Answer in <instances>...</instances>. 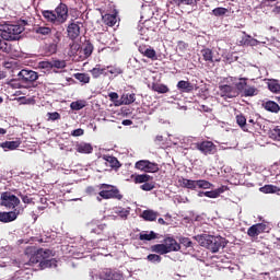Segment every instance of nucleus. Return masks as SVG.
I'll use <instances>...</instances> for the list:
<instances>
[{
	"mask_svg": "<svg viewBox=\"0 0 280 280\" xmlns=\"http://www.w3.org/2000/svg\"><path fill=\"white\" fill-rule=\"evenodd\" d=\"M122 126H132V120H130V119H125V120H122Z\"/></svg>",
	"mask_w": 280,
	"mask_h": 280,
	"instance_id": "60",
	"label": "nucleus"
},
{
	"mask_svg": "<svg viewBox=\"0 0 280 280\" xmlns=\"http://www.w3.org/2000/svg\"><path fill=\"white\" fill-rule=\"evenodd\" d=\"M178 91H182V93H191L194 91V85L189 81H178L177 83Z\"/></svg>",
	"mask_w": 280,
	"mask_h": 280,
	"instance_id": "26",
	"label": "nucleus"
},
{
	"mask_svg": "<svg viewBox=\"0 0 280 280\" xmlns=\"http://www.w3.org/2000/svg\"><path fill=\"white\" fill-rule=\"evenodd\" d=\"M201 55L206 62H213V50L211 48H203Z\"/></svg>",
	"mask_w": 280,
	"mask_h": 280,
	"instance_id": "36",
	"label": "nucleus"
},
{
	"mask_svg": "<svg viewBox=\"0 0 280 280\" xmlns=\"http://www.w3.org/2000/svg\"><path fill=\"white\" fill-rule=\"evenodd\" d=\"M81 25H82L81 22H71L68 25L67 32H68V38H70V40H75L80 37Z\"/></svg>",
	"mask_w": 280,
	"mask_h": 280,
	"instance_id": "14",
	"label": "nucleus"
},
{
	"mask_svg": "<svg viewBox=\"0 0 280 280\" xmlns=\"http://www.w3.org/2000/svg\"><path fill=\"white\" fill-rule=\"evenodd\" d=\"M42 14L49 23H67L69 19V7L65 3H59L55 11L46 10Z\"/></svg>",
	"mask_w": 280,
	"mask_h": 280,
	"instance_id": "4",
	"label": "nucleus"
},
{
	"mask_svg": "<svg viewBox=\"0 0 280 280\" xmlns=\"http://www.w3.org/2000/svg\"><path fill=\"white\" fill-rule=\"evenodd\" d=\"M75 150L79 152V154H92L93 145H91V143L81 142L75 145Z\"/></svg>",
	"mask_w": 280,
	"mask_h": 280,
	"instance_id": "19",
	"label": "nucleus"
},
{
	"mask_svg": "<svg viewBox=\"0 0 280 280\" xmlns=\"http://www.w3.org/2000/svg\"><path fill=\"white\" fill-rule=\"evenodd\" d=\"M56 51H58V45L57 44H46L44 46V54L46 56H54V54H56Z\"/></svg>",
	"mask_w": 280,
	"mask_h": 280,
	"instance_id": "33",
	"label": "nucleus"
},
{
	"mask_svg": "<svg viewBox=\"0 0 280 280\" xmlns=\"http://www.w3.org/2000/svg\"><path fill=\"white\" fill-rule=\"evenodd\" d=\"M259 128V122H253V125L247 124L246 132H250L252 135H254V132H257Z\"/></svg>",
	"mask_w": 280,
	"mask_h": 280,
	"instance_id": "48",
	"label": "nucleus"
},
{
	"mask_svg": "<svg viewBox=\"0 0 280 280\" xmlns=\"http://www.w3.org/2000/svg\"><path fill=\"white\" fill-rule=\"evenodd\" d=\"M163 244L167 253H178L180 250V244L174 237H165Z\"/></svg>",
	"mask_w": 280,
	"mask_h": 280,
	"instance_id": "15",
	"label": "nucleus"
},
{
	"mask_svg": "<svg viewBox=\"0 0 280 280\" xmlns=\"http://www.w3.org/2000/svg\"><path fill=\"white\" fill-rule=\"evenodd\" d=\"M136 170H140V172H145L147 174H156L159 172V165L154 162H150L148 160H140L135 165Z\"/></svg>",
	"mask_w": 280,
	"mask_h": 280,
	"instance_id": "10",
	"label": "nucleus"
},
{
	"mask_svg": "<svg viewBox=\"0 0 280 280\" xmlns=\"http://www.w3.org/2000/svg\"><path fill=\"white\" fill-rule=\"evenodd\" d=\"M103 21L105 25H108V27H114V25L117 23V15L107 13L103 15Z\"/></svg>",
	"mask_w": 280,
	"mask_h": 280,
	"instance_id": "31",
	"label": "nucleus"
},
{
	"mask_svg": "<svg viewBox=\"0 0 280 280\" xmlns=\"http://www.w3.org/2000/svg\"><path fill=\"white\" fill-rule=\"evenodd\" d=\"M39 65L42 69H52V61H42Z\"/></svg>",
	"mask_w": 280,
	"mask_h": 280,
	"instance_id": "58",
	"label": "nucleus"
},
{
	"mask_svg": "<svg viewBox=\"0 0 280 280\" xmlns=\"http://www.w3.org/2000/svg\"><path fill=\"white\" fill-rule=\"evenodd\" d=\"M206 194H207V191H199V192H198V197H199V198H202V196H207Z\"/></svg>",
	"mask_w": 280,
	"mask_h": 280,
	"instance_id": "62",
	"label": "nucleus"
},
{
	"mask_svg": "<svg viewBox=\"0 0 280 280\" xmlns=\"http://www.w3.org/2000/svg\"><path fill=\"white\" fill-rule=\"evenodd\" d=\"M103 161H105L106 165L112 167V170H119V167H121L119 160L113 155H103Z\"/></svg>",
	"mask_w": 280,
	"mask_h": 280,
	"instance_id": "18",
	"label": "nucleus"
},
{
	"mask_svg": "<svg viewBox=\"0 0 280 280\" xmlns=\"http://www.w3.org/2000/svg\"><path fill=\"white\" fill-rule=\"evenodd\" d=\"M131 179L136 185H141L142 183H150L152 180V176L148 174H140V175H131Z\"/></svg>",
	"mask_w": 280,
	"mask_h": 280,
	"instance_id": "22",
	"label": "nucleus"
},
{
	"mask_svg": "<svg viewBox=\"0 0 280 280\" xmlns=\"http://www.w3.org/2000/svg\"><path fill=\"white\" fill-rule=\"evenodd\" d=\"M262 108H265V110H268V113H279L280 110L279 104L275 101L264 102Z\"/></svg>",
	"mask_w": 280,
	"mask_h": 280,
	"instance_id": "21",
	"label": "nucleus"
},
{
	"mask_svg": "<svg viewBox=\"0 0 280 280\" xmlns=\"http://www.w3.org/2000/svg\"><path fill=\"white\" fill-rule=\"evenodd\" d=\"M18 78L20 82H23V84H34V82L38 80V72L28 69H22L18 73Z\"/></svg>",
	"mask_w": 280,
	"mask_h": 280,
	"instance_id": "9",
	"label": "nucleus"
},
{
	"mask_svg": "<svg viewBox=\"0 0 280 280\" xmlns=\"http://www.w3.org/2000/svg\"><path fill=\"white\" fill-rule=\"evenodd\" d=\"M232 83H220L219 85V95L225 100H233L237 97L246 89V78H242L236 82H233V78H230Z\"/></svg>",
	"mask_w": 280,
	"mask_h": 280,
	"instance_id": "1",
	"label": "nucleus"
},
{
	"mask_svg": "<svg viewBox=\"0 0 280 280\" xmlns=\"http://www.w3.org/2000/svg\"><path fill=\"white\" fill-rule=\"evenodd\" d=\"M195 148L196 150L201 152V154H205V156H209L218 152V147L215 145V143L209 140L195 143Z\"/></svg>",
	"mask_w": 280,
	"mask_h": 280,
	"instance_id": "8",
	"label": "nucleus"
},
{
	"mask_svg": "<svg viewBox=\"0 0 280 280\" xmlns=\"http://www.w3.org/2000/svg\"><path fill=\"white\" fill-rule=\"evenodd\" d=\"M100 189H103L98 192L103 200H121L124 195L119 194V188L108 184H101Z\"/></svg>",
	"mask_w": 280,
	"mask_h": 280,
	"instance_id": "6",
	"label": "nucleus"
},
{
	"mask_svg": "<svg viewBox=\"0 0 280 280\" xmlns=\"http://www.w3.org/2000/svg\"><path fill=\"white\" fill-rule=\"evenodd\" d=\"M255 95H259V89H257L254 85H247L246 96L247 97H254Z\"/></svg>",
	"mask_w": 280,
	"mask_h": 280,
	"instance_id": "41",
	"label": "nucleus"
},
{
	"mask_svg": "<svg viewBox=\"0 0 280 280\" xmlns=\"http://www.w3.org/2000/svg\"><path fill=\"white\" fill-rule=\"evenodd\" d=\"M25 25H27V21L25 20H22L15 24L1 25V38L3 40H19V38H21V34L25 32Z\"/></svg>",
	"mask_w": 280,
	"mask_h": 280,
	"instance_id": "2",
	"label": "nucleus"
},
{
	"mask_svg": "<svg viewBox=\"0 0 280 280\" xmlns=\"http://www.w3.org/2000/svg\"><path fill=\"white\" fill-rule=\"evenodd\" d=\"M8 132V130H5L4 128H0V135H5Z\"/></svg>",
	"mask_w": 280,
	"mask_h": 280,
	"instance_id": "64",
	"label": "nucleus"
},
{
	"mask_svg": "<svg viewBox=\"0 0 280 280\" xmlns=\"http://www.w3.org/2000/svg\"><path fill=\"white\" fill-rule=\"evenodd\" d=\"M86 106L82 101H75L70 104L71 110H82Z\"/></svg>",
	"mask_w": 280,
	"mask_h": 280,
	"instance_id": "45",
	"label": "nucleus"
},
{
	"mask_svg": "<svg viewBox=\"0 0 280 280\" xmlns=\"http://www.w3.org/2000/svg\"><path fill=\"white\" fill-rule=\"evenodd\" d=\"M148 261H151V264H161L162 258L161 256L156 255V254H150L147 257Z\"/></svg>",
	"mask_w": 280,
	"mask_h": 280,
	"instance_id": "49",
	"label": "nucleus"
},
{
	"mask_svg": "<svg viewBox=\"0 0 280 280\" xmlns=\"http://www.w3.org/2000/svg\"><path fill=\"white\" fill-rule=\"evenodd\" d=\"M268 89L271 93H280V83L277 80H272L268 83Z\"/></svg>",
	"mask_w": 280,
	"mask_h": 280,
	"instance_id": "40",
	"label": "nucleus"
},
{
	"mask_svg": "<svg viewBox=\"0 0 280 280\" xmlns=\"http://www.w3.org/2000/svg\"><path fill=\"white\" fill-rule=\"evenodd\" d=\"M47 121H58L60 119V113L54 112V113H47Z\"/></svg>",
	"mask_w": 280,
	"mask_h": 280,
	"instance_id": "52",
	"label": "nucleus"
},
{
	"mask_svg": "<svg viewBox=\"0 0 280 280\" xmlns=\"http://www.w3.org/2000/svg\"><path fill=\"white\" fill-rule=\"evenodd\" d=\"M100 279L101 280H124V275L113 269H104L100 273Z\"/></svg>",
	"mask_w": 280,
	"mask_h": 280,
	"instance_id": "12",
	"label": "nucleus"
},
{
	"mask_svg": "<svg viewBox=\"0 0 280 280\" xmlns=\"http://www.w3.org/2000/svg\"><path fill=\"white\" fill-rule=\"evenodd\" d=\"M236 124L246 132V117L244 115L236 116Z\"/></svg>",
	"mask_w": 280,
	"mask_h": 280,
	"instance_id": "44",
	"label": "nucleus"
},
{
	"mask_svg": "<svg viewBox=\"0 0 280 280\" xmlns=\"http://www.w3.org/2000/svg\"><path fill=\"white\" fill-rule=\"evenodd\" d=\"M198 1L200 0H168V3L170 5L180 8L182 5H198Z\"/></svg>",
	"mask_w": 280,
	"mask_h": 280,
	"instance_id": "20",
	"label": "nucleus"
},
{
	"mask_svg": "<svg viewBox=\"0 0 280 280\" xmlns=\"http://www.w3.org/2000/svg\"><path fill=\"white\" fill-rule=\"evenodd\" d=\"M21 145V141H5L0 144L3 150H16Z\"/></svg>",
	"mask_w": 280,
	"mask_h": 280,
	"instance_id": "32",
	"label": "nucleus"
},
{
	"mask_svg": "<svg viewBox=\"0 0 280 280\" xmlns=\"http://www.w3.org/2000/svg\"><path fill=\"white\" fill-rule=\"evenodd\" d=\"M21 198H22V201L24 202V205H32V198H30V196L22 195Z\"/></svg>",
	"mask_w": 280,
	"mask_h": 280,
	"instance_id": "59",
	"label": "nucleus"
},
{
	"mask_svg": "<svg viewBox=\"0 0 280 280\" xmlns=\"http://www.w3.org/2000/svg\"><path fill=\"white\" fill-rule=\"evenodd\" d=\"M108 97L115 104V106H117V102H119V94H117V92H110Z\"/></svg>",
	"mask_w": 280,
	"mask_h": 280,
	"instance_id": "54",
	"label": "nucleus"
},
{
	"mask_svg": "<svg viewBox=\"0 0 280 280\" xmlns=\"http://www.w3.org/2000/svg\"><path fill=\"white\" fill-rule=\"evenodd\" d=\"M0 202L2 207L7 209H16L21 205V199L10 191H4L0 196Z\"/></svg>",
	"mask_w": 280,
	"mask_h": 280,
	"instance_id": "7",
	"label": "nucleus"
},
{
	"mask_svg": "<svg viewBox=\"0 0 280 280\" xmlns=\"http://www.w3.org/2000/svg\"><path fill=\"white\" fill-rule=\"evenodd\" d=\"M141 218H143L145 222H156V218H159V212L154 210H144L141 214Z\"/></svg>",
	"mask_w": 280,
	"mask_h": 280,
	"instance_id": "23",
	"label": "nucleus"
},
{
	"mask_svg": "<svg viewBox=\"0 0 280 280\" xmlns=\"http://www.w3.org/2000/svg\"><path fill=\"white\" fill-rule=\"evenodd\" d=\"M259 191H261V194H278V191H280V188L272 184H268V185L260 187Z\"/></svg>",
	"mask_w": 280,
	"mask_h": 280,
	"instance_id": "28",
	"label": "nucleus"
},
{
	"mask_svg": "<svg viewBox=\"0 0 280 280\" xmlns=\"http://www.w3.org/2000/svg\"><path fill=\"white\" fill-rule=\"evenodd\" d=\"M36 34H40L42 36H49L51 34V28L47 26H39L36 28Z\"/></svg>",
	"mask_w": 280,
	"mask_h": 280,
	"instance_id": "43",
	"label": "nucleus"
},
{
	"mask_svg": "<svg viewBox=\"0 0 280 280\" xmlns=\"http://www.w3.org/2000/svg\"><path fill=\"white\" fill-rule=\"evenodd\" d=\"M194 240L198 242L203 248L211 250V253H219L221 248H224V238L221 236H213L209 234H200L194 236Z\"/></svg>",
	"mask_w": 280,
	"mask_h": 280,
	"instance_id": "3",
	"label": "nucleus"
},
{
	"mask_svg": "<svg viewBox=\"0 0 280 280\" xmlns=\"http://www.w3.org/2000/svg\"><path fill=\"white\" fill-rule=\"evenodd\" d=\"M23 213V209H14L13 211L9 212H0V222L3 224H8L9 222H14Z\"/></svg>",
	"mask_w": 280,
	"mask_h": 280,
	"instance_id": "11",
	"label": "nucleus"
},
{
	"mask_svg": "<svg viewBox=\"0 0 280 280\" xmlns=\"http://www.w3.org/2000/svg\"><path fill=\"white\" fill-rule=\"evenodd\" d=\"M90 73L94 80L102 78V75H107L106 68H102V65H96L92 70H90Z\"/></svg>",
	"mask_w": 280,
	"mask_h": 280,
	"instance_id": "24",
	"label": "nucleus"
},
{
	"mask_svg": "<svg viewBox=\"0 0 280 280\" xmlns=\"http://www.w3.org/2000/svg\"><path fill=\"white\" fill-rule=\"evenodd\" d=\"M178 183L180 187H184V189H191L192 191H195L196 189V180L194 179H187L185 177H182L178 179Z\"/></svg>",
	"mask_w": 280,
	"mask_h": 280,
	"instance_id": "25",
	"label": "nucleus"
},
{
	"mask_svg": "<svg viewBox=\"0 0 280 280\" xmlns=\"http://www.w3.org/2000/svg\"><path fill=\"white\" fill-rule=\"evenodd\" d=\"M138 50L144 56L145 58H150L151 60H156V50L152 47H148L145 45L139 46Z\"/></svg>",
	"mask_w": 280,
	"mask_h": 280,
	"instance_id": "17",
	"label": "nucleus"
},
{
	"mask_svg": "<svg viewBox=\"0 0 280 280\" xmlns=\"http://www.w3.org/2000/svg\"><path fill=\"white\" fill-rule=\"evenodd\" d=\"M0 51H8V43L3 40V37L0 35Z\"/></svg>",
	"mask_w": 280,
	"mask_h": 280,
	"instance_id": "56",
	"label": "nucleus"
},
{
	"mask_svg": "<svg viewBox=\"0 0 280 280\" xmlns=\"http://www.w3.org/2000/svg\"><path fill=\"white\" fill-rule=\"evenodd\" d=\"M115 213L121 218V220H128V215H130V211L125 208H116Z\"/></svg>",
	"mask_w": 280,
	"mask_h": 280,
	"instance_id": "39",
	"label": "nucleus"
},
{
	"mask_svg": "<svg viewBox=\"0 0 280 280\" xmlns=\"http://www.w3.org/2000/svg\"><path fill=\"white\" fill-rule=\"evenodd\" d=\"M30 264H39L40 268H49L51 266V249H37L31 257Z\"/></svg>",
	"mask_w": 280,
	"mask_h": 280,
	"instance_id": "5",
	"label": "nucleus"
},
{
	"mask_svg": "<svg viewBox=\"0 0 280 280\" xmlns=\"http://www.w3.org/2000/svg\"><path fill=\"white\" fill-rule=\"evenodd\" d=\"M72 137H82V135H84V129L82 128H79V129H74L72 132H71Z\"/></svg>",
	"mask_w": 280,
	"mask_h": 280,
	"instance_id": "57",
	"label": "nucleus"
},
{
	"mask_svg": "<svg viewBox=\"0 0 280 280\" xmlns=\"http://www.w3.org/2000/svg\"><path fill=\"white\" fill-rule=\"evenodd\" d=\"M273 12H276V14H279V13H280V7H276V8L273 9Z\"/></svg>",
	"mask_w": 280,
	"mask_h": 280,
	"instance_id": "63",
	"label": "nucleus"
},
{
	"mask_svg": "<svg viewBox=\"0 0 280 280\" xmlns=\"http://www.w3.org/2000/svg\"><path fill=\"white\" fill-rule=\"evenodd\" d=\"M228 12H229V9L226 8H215L212 10L213 16H225Z\"/></svg>",
	"mask_w": 280,
	"mask_h": 280,
	"instance_id": "46",
	"label": "nucleus"
},
{
	"mask_svg": "<svg viewBox=\"0 0 280 280\" xmlns=\"http://www.w3.org/2000/svg\"><path fill=\"white\" fill-rule=\"evenodd\" d=\"M158 235L154 231H151L149 234L148 233H140L139 240L141 242H152V240H156Z\"/></svg>",
	"mask_w": 280,
	"mask_h": 280,
	"instance_id": "35",
	"label": "nucleus"
},
{
	"mask_svg": "<svg viewBox=\"0 0 280 280\" xmlns=\"http://www.w3.org/2000/svg\"><path fill=\"white\" fill-rule=\"evenodd\" d=\"M67 67V61L65 60H54L52 61V69H65Z\"/></svg>",
	"mask_w": 280,
	"mask_h": 280,
	"instance_id": "50",
	"label": "nucleus"
},
{
	"mask_svg": "<svg viewBox=\"0 0 280 280\" xmlns=\"http://www.w3.org/2000/svg\"><path fill=\"white\" fill-rule=\"evenodd\" d=\"M180 244L183 246H185L186 248H191V246H194V243L191 242V240L189 237H182L179 240Z\"/></svg>",
	"mask_w": 280,
	"mask_h": 280,
	"instance_id": "53",
	"label": "nucleus"
},
{
	"mask_svg": "<svg viewBox=\"0 0 280 280\" xmlns=\"http://www.w3.org/2000/svg\"><path fill=\"white\" fill-rule=\"evenodd\" d=\"M213 184L206 179H197L196 180V189H211Z\"/></svg>",
	"mask_w": 280,
	"mask_h": 280,
	"instance_id": "34",
	"label": "nucleus"
},
{
	"mask_svg": "<svg viewBox=\"0 0 280 280\" xmlns=\"http://www.w3.org/2000/svg\"><path fill=\"white\" fill-rule=\"evenodd\" d=\"M107 69L108 73H110V75H114V78H117V75H121V73H124V69L118 66H107Z\"/></svg>",
	"mask_w": 280,
	"mask_h": 280,
	"instance_id": "38",
	"label": "nucleus"
},
{
	"mask_svg": "<svg viewBox=\"0 0 280 280\" xmlns=\"http://www.w3.org/2000/svg\"><path fill=\"white\" fill-rule=\"evenodd\" d=\"M151 89L155 93H161V94L170 93V88H167V85L163 83H152Z\"/></svg>",
	"mask_w": 280,
	"mask_h": 280,
	"instance_id": "29",
	"label": "nucleus"
},
{
	"mask_svg": "<svg viewBox=\"0 0 280 280\" xmlns=\"http://www.w3.org/2000/svg\"><path fill=\"white\" fill-rule=\"evenodd\" d=\"M261 233H268V225L265 223L254 224L247 230V235L249 237H257L258 235H261Z\"/></svg>",
	"mask_w": 280,
	"mask_h": 280,
	"instance_id": "13",
	"label": "nucleus"
},
{
	"mask_svg": "<svg viewBox=\"0 0 280 280\" xmlns=\"http://www.w3.org/2000/svg\"><path fill=\"white\" fill-rule=\"evenodd\" d=\"M93 44H91V42H88L84 47H83V54L85 56V58H89L92 54H93Z\"/></svg>",
	"mask_w": 280,
	"mask_h": 280,
	"instance_id": "42",
	"label": "nucleus"
},
{
	"mask_svg": "<svg viewBox=\"0 0 280 280\" xmlns=\"http://www.w3.org/2000/svg\"><path fill=\"white\" fill-rule=\"evenodd\" d=\"M229 187L221 186L214 190L206 191V198H220L221 194H224Z\"/></svg>",
	"mask_w": 280,
	"mask_h": 280,
	"instance_id": "27",
	"label": "nucleus"
},
{
	"mask_svg": "<svg viewBox=\"0 0 280 280\" xmlns=\"http://www.w3.org/2000/svg\"><path fill=\"white\" fill-rule=\"evenodd\" d=\"M106 229V224H97L95 228L91 229V233H95L96 235H102V232Z\"/></svg>",
	"mask_w": 280,
	"mask_h": 280,
	"instance_id": "51",
	"label": "nucleus"
},
{
	"mask_svg": "<svg viewBox=\"0 0 280 280\" xmlns=\"http://www.w3.org/2000/svg\"><path fill=\"white\" fill-rule=\"evenodd\" d=\"M271 139H277L280 141V128L276 127L271 130Z\"/></svg>",
	"mask_w": 280,
	"mask_h": 280,
	"instance_id": "55",
	"label": "nucleus"
},
{
	"mask_svg": "<svg viewBox=\"0 0 280 280\" xmlns=\"http://www.w3.org/2000/svg\"><path fill=\"white\" fill-rule=\"evenodd\" d=\"M151 252L156 253L158 255H167V247H165V244H155L151 246Z\"/></svg>",
	"mask_w": 280,
	"mask_h": 280,
	"instance_id": "30",
	"label": "nucleus"
},
{
	"mask_svg": "<svg viewBox=\"0 0 280 280\" xmlns=\"http://www.w3.org/2000/svg\"><path fill=\"white\" fill-rule=\"evenodd\" d=\"M73 78L78 80L79 82H82V84H89L91 82V77L86 73H74Z\"/></svg>",
	"mask_w": 280,
	"mask_h": 280,
	"instance_id": "37",
	"label": "nucleus"
},
{
	"mask_svg": "<svg viewBox=\"0 0 280 280\" xmlns=\"http://www.w3.org/2000/svg\"><path fill=\"white\" fill-rule=\"evenodd\" d=\"M137 100L135 93H125L120 96L119 102L116 103V106H128L130 104H133V102Z\"/></svg>",
	"mask_w": 280,
	"mask_h": 280,
	"instance_id": "16",
	"label": "nucleus"
},
{
	"mask_svg": "<svg viewBox=\"0 0 280 280\" xmlns=\"http://www.w3.org/2000/svg\"><path fill=\"white\" fill-rule=\"evenodd\" d=\"M154 187H155L154 182H145L140 186V189H142V191H152Z\"/></svg>",
	"mask_w": 280,
	"mask_h": 280,
	"instance_id": "47",
	"label": "nucleus"
},
{
	"mask_svg": "<svg viewBox=\"0 0 280 280\" xmlns=\"http://www.w3.org/2000/svg\"><path fill=\"white\" fill-rule=\"evenodd\" d=\"M159 224L165 225L167 222L163 218L158 219Z\"/></svg>",
	"mask_w": 280,
	"mask_h": 280,
	"instance_id": "61",
	"label": "nucleus"
}]
</instances>
